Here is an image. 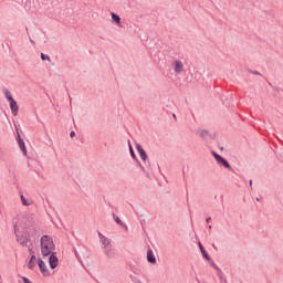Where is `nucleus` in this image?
Wrapping results in <instances>:
<instances>
[{
	"label": "nucleus",
	"instance_id": "9b49d317",
	"mask_svg": "<svg viewBox=\"0 0 283 283\" xmlns=\"http://www.w3.org/2000/svg\"><path fill=\"white\" fill-rule=\"evenodd\" d=\"M147 261L150 264H156V256L154 255V252L151 250H148L147 252Z\"/></svg>",
	"mask_w": 283,
	"mask_h": 283
},
{
	"label": "nucleus",
	"instance_id": "2eb2a0df",
	"mask_svg": "<svg viewBox=\"0 0 283 283\" xmlns=\"http://www.w3.org/2000/svg\"><path fill=\"white\" fill-rule=\"evenodd\" d=\"M21 202L24 207H30V202L25 200V197L21 196Z\"/></svg>",
	"mask_w": 283,
	"mask_h": 283
},
{
	"label": "nucleus",
	"instance_id": "dca6fc26",
	"mask_svg": "<svg viewBox=\"0 0 283 283\" xmlns=\"http://www.w3.org/2000/svg\"><path fill=\"white\" fill-rule=\"evenodd\" d=\"M42 61H50V55H45L44 53H41Z\"/></svg>",
	"mask_w": 283,
	"mask_h": 283
},
{
	"label": "nucleus",
	"instance_id": "f257e3e1",
	"mask_svg": "<svg viewBox=\"0 0 283 283\" xmlns=\"http://www.w3.org/2000/svg\"><path fill=\"white\" fill-rule=\"evenodd\" d=\"M54 249L56 245L54 244V239L50 235H43L40 239V250L43 258L49 256V263L51 269H56L59 266V258L54 254Z\"/></svg>",
	"mask_w": 283,
	"mask_h": 283
},
{
	"label": "nucleus",
	"instance_id": "1a4fd4ad",
	"mask_svg": "<svg viewBox=\"0 0 283 283\" xmlns=\"http://www.w3.org/2000/svg\"><path fill=\"white\" fill-rule=\"evenodd\" d=\"M18 145H19L23 156H28V148H25V142H23V139H21V137H19V139H18Z\"/></svg>",
	"mask_w": 283,
	"mask_h": 283
},
{
	"label": "nucleus",
	"instance_id": "7ed1b4c3",
	"mask_svg": "<svg viewBox=\"0 0 283 283\" xmlns=\"http://www.w3.org/2000/svg\"><path fill=\"white\" fill-rule=\"evenodd\" d=\"M4 97L10 103V109L13 114V116H17L19 114V105L17 104V101H14V97H12V93L8 91V88L3 90Z\"/></svg>",
	"mask_w": 283,
	"mask_h": 283
},
{
	"label": "nucleus",
	"instance_id": "412c9836",
	"mask_svg": "<svg viewBox=\"0 0 283 283\" xmlns=\"http://www.w3.org/2000/svg\"><path fill=\"white\" fill-rule=\"evenodd\" d=\"M209 220H211V218H208V219H207V222H209Z\"/></svg>",
	"mask_w": 283,
	"mask_h": 283
},
{
	"label": "nucleus",
	"instance_id": "f3484780",
	"mask_svg": "<svg viewBox=\"0 0 283 283\" xmlns=\"http://www.w3.org/2000/svg\"><path fill=\"white\" fill-rule=\"evenodd\" d=\"M129 151L133 158H136V155L134 154V148L132 147V144H129Z\"/></svg>",
	"mask_w": 283,
	"mask_h": 283
},
{
	"label": "nucleus",
	"instance_id": "0eeeda50",
	"mask_svg": "<svg viewBox=\"0 0 283 283\" xmlns=\"http://www.w3.org/2000/svg\"><path fill=\"white\" fill-rule=\"evenodd\" d=\"M213 157L216 158L218 165H222L223 167H226V169H229V167H231L229 165V163L227 160H224V158L220 157V155L212 153Z\"/></svg>",
	"mask_w": 283,
	"mask_h": 283
},
{
	"label": "nucleus",
	"instance_id": "f8f14e48",
	"mask_svg": "<svg viewBox=\"0 0 283 283\" xmlns=\"http://www.w3.org/2000/svg\"><path fill=\"white\" fill-rule=\"evenodd\" d=\"M111 17H112L113 21L116 22V25H118V28H120V17L114 12L111 13Z\"/></svg>",
	"mask_w": 283,
	"mask_h": 283
},
{
	"label": "nucleus",
	"instance_id": "a211bd4d",
	"mask_svg": "<svg viewBox=\"0 0 283 283\" xmlns=\"http://www.w3.org/2000/svg\"><path fill=\"white\" fill-rule=\"evenodd\" d=\"M70 136H71V138H74L76 136V133L71 132Z\"/></svg>",
	"mask_w": 283,
	"mask_h": 283
},
{
	"label": "nucleus",
	"instance_id": "6e6552de",
	"mask_svg": "<svg viewBox=\"0 0 283 283\" xmlns=\"http://www.w3.org/2000/svg\"><path fill=\"white\" fill-rule=\"evenodd\" d=\"M98 237L105 249H112V242L109 239H107V237L103 235V233H98Z\"/></svg>",
	"mask_w": 283,
	"mask_h": 283
},
{
	"label": "nucleus",
	"instance_id": "6ab92c4d",
	"mask_svg": "<svg viewBox=\"0 0 283 283\" xmlns=\"http://www.w3.org/2000/svg\"><path fill=\"white\" fill-rule=\"evenodd\" d=\"M115 222H117V224H120V219L118 217H116Z\"/></svg>",
	"mask_w": 283,
	"mask_h": 283
},
{
	"label": "nucleus",
	"instance_id": "20e7f679",
	"mask_svg": "<svg viewBox=\"0 0 283 283\" xmlns=\"http://www.w3.org/2000/svg\"><path fill=\"white\" fill-rule=\"evenodd\" d=\"M172 70L175 74H182L185 72V64L180 60H175L172 62Z\"/></svg>",
	"mask_w": 283,
	"mask_h": 283
},
{
	"label": "nucleus",
	"instance_id": "9d476101",
	"mask_svg": "<svg viewBox=\"0 0 283 283\" xmlns=\"http://www.w3.org/2000/svg\"><path fill=\"white\" fill-rule=\"evenodd\" d=\"M136 149H137L142 160H147V153H145V149H143V146H140V144L136 145Z\"/></svg>",
	"mask_w": 283,
	"mask_h": 283
},
{
	"label": "nucleus",
	"instance_id": "f03ea898",
	"mask_svg": "<svg viewBox=\"0 0 283 283\" xmlns=\"http://www.w3.org/2000/svg\"><path fill=\"white\" fill-rule=\"evenodd\" d=\"M24 231L27 235H36L39 233L38 222L34 217H24L18 223L17 231Z\"/></svg>",
	"mask_w": 283,
	"mask_h": 283
},
{
	"label": "nucleus",
	"instance_id": "423d86ee",
	"mask_svg": "<svg viewBox=\"0 0 283 283\" xmlns=\"http://www.w3.org/2000/svg\"><path fill=\"white\" fill-rule=\"evenodd\" d=\"M23 234H17V242H19V244H21L22 247H28V243L30 242V239H28V233Z\"/></svg>",
	"mask_w": 283,
	"mask_h": 283
},
{
	"label": "nucleus",
	"instance_id": "ddd939ff",
	"mask_svg": "<svg viewBox=\"0 0 283 283\" xmlns=\"http://www.w3.org/2000/svg\"><path fill=\"white\" fill-rule=\"evenodd\" d=\"M28 266H29V269H34V266H36V256L35 255L31 256Z\"/></svg>",
	"mask_w": 283,
	"mask_h": 283
},
{
	"label": "nucleus",
	"instance_id": "39448f33",
	"mask_svg": "<svg viewBox=\"0 0 283 283\" xmlns=\"http://www.w3.org/2000/svg\"><path fill=\"white\" fill-rule=\"evenodd\" d=\"M38 266H39L42 275H44L45 277L48 275H50V271L48 270V265H45V262L43 260L39 259Z\"/></svg>",
	"mask_w": 283,
	"mask_h": 283
},
{
	"label": "nucleus",
	"instance_id": "4468645a",
	"mask_svg": "<svg viewBox=\"0 0 283 283\" xmlns=\"http://www.w3.org/2000/svg\"><path fill=\"white\" fill-rule=\"evenodd\" d=\"M199 249L203 255V258H206V260H209V254L207 253V251L205 250V247H202V243L199 242Z\"/></svg>",
	"mask_w": 283,
	"mask_h": 283
},
{
	"label": "nucleus",
	"instance_id": "aec40b11",
	"mask_svg": "<svg viewBox=\"0 0 283 283\" xmlns=\"http://www.w3.org/2000/svg\"><path fill=\"white\" fill-rule=\"evenodd\" d=\"M253 185V180H250V186Z\"/></svg>",
	"mask_w": 283,
	"mask_h": 283
}]
</instances>
